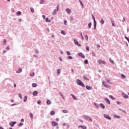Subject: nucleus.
<instances>
[{
    "label": "nucleus",
    "instance_id": "774afa93",
    "mask_svg": "<svg viewBox=\"0 0 129 129\" xmlns=\"http://www.w3.org/2000/svg\"><path fill=\"white\" fill-rule=\"evenodd\" d=\"M78 55H79V56H81V53H78Z\"/></svg>",
    "mask_w": 129,
    "mask_h": 129
},
{
    "label": "nucleus",
    "instance_id": "6e6552de",
    "mask_svg": "<svg viewBox=\"0 0 129 129\" xmlns=\"http://www.w3.org/2000/svg\"><path fill=\"white\" fill-rule=\"evenodd\" d=\"M86 89H87V90H91V89H92V87H91V86H86Z\"/></svg>",
    "mask_w": 129,
    "mask_h": 129
},
{
    "label": "nucleus",
    "instance_id": "09e8293b",
    "mask_svg": "<svg viewBox=\"0 0 129 129\" xmlns=\"http://www.w3.org/2000/svg\"><path fill=\"white\" fill-rule=\"evenodd\" d=\"M18 96H19L20 98H21V99H22V94H21L19 93V94H18Z\"/></svg>",
    "mask_w": 129,
    "mask_h": 129
},
{
    "label": "nucleus",
    "instance_id": "4be33fe9",
    "mask_svg": "<svg viewBox=\"0 0 129 129\" xmlns=\"http://www.w3.org/2000/svg\"><path fill=\"white\" fill-rule=\"evenodd\" d=\"M17 16H21V15H22V12H21V11H18L17 13Z\"/></svg>",
    "mask_w": 129,
    "mask_h": 129
},
{
    "label": "nucleus",
    "instance_id": "5701e85b",
    "mask_svg": "<svg viewBox=\"0 0 129 129\" xmlns=\"http://www.w3.org/2000/svg\"><path fill=\"white\" fill-rule=\"evenodd\" d=\"M121 78H123V79L126 78L125 75H124V74H121Z\"/></svg>",
    "mask_w": 129,
    "mask_h": 129
},
{
    "label": "nucleus",
    "instance_id": "f704fd0d",
    "mask_svg": "<svg viewBox=\"0 0 129 129\" xmlns=\"http://www.w3.org/2000/svg\"><path fill=\"white\" fill-rule=\"evenodd\" d=\"M57 72L58 74V75L60 74V73H61V69H58L57 71Z\"/></svg>",
    "mask_w": 129,
    "mask_h": 129
},
{
    "label": "nucleus",
    "instance_id": "f3484780",
    "mask_svg": "<svg viewBox=\"0 0 129 129\" xmlns=\"http://www.w3.org/2000/svg\"><path fill=\"white\" fill-rule=\"evenodd\" d=\"M66 11H67V13H68V14H71V10H70L69 9H67Z\"/></svg>",
    "mask_w": 129,
    "mask_h": 129
},
{
    "label": "nucleus",
    "instance_id": "13d9d810",
    "mask_svg": "<svg viewBox=\"0 0 129 129\" xmlns=\"http://www.w3.org/2000/svg\"><path fill=\"white\" fill-rule=\"evenodd\" d=\"M37 103H38V104H41V101H38Z\"/></svg>",
    "mask_w": 129,
    "mask_h": 129
},
{
    "label": "nucleus",
    "instance_id": "6e6d98bb",
    "mask_svg": "<svg viewBox=\"0 0 129 129\" xmlns=\"http://www.w3.org/2000/svg\"><path fill=\"white\" fill-rule=\"evenodd\" d=\"M116 103L118 104V105H119V104H121V103L120 102L116 101Z\"/></svg>",
    "mask_w": 129,
    "mask_h": 129
},
{
    "label": "nucleus",
    "instance_id": "2f4dec72",
    "mask_svg": "<svg viewBox=\"0 0 129 129\" xmlns=\"http://www.w3.org/2000/svg\"><path fill=\"white\" fill-rule=\"evenodd\" d=\"M54 114H55V111H51L50 112V115H54Z\"/></svg>",
    "mask_w": 129,
    "mask_h": 129
},
{
    "label": "nucleus",
    "instance_id": "2eb2a0df",
    "mask_svg": "<svg viewBox=\"0 0 129 129\" xmlns=\"http://www.w3.org/2000/svg\"><path fill=\"white\" fill-rule=\"evenodd\" d=\"M77 83L79 85H81V81H80V80H77Z\"/></svg>",
    "mask_w": 129,
    "mask_h": 129
},
{
    "label": "nucleus",
    "instance_id": "a18cd8bd",
    "mask_svg": "<svg viewBox=\"0 0 129 129\" xmlns=\"http://www.w3.org/2000/svg\"><path fill=\"white\" fill-rule=\"evenodd\" d=\"M62 112H63V113H68V111H67V110H63L62 111Z\"/></svg>",
    "mask_w": 129,
    "mask_h": 129
},
{
    "label": "nucleus",
    "instance_id": "393cba45",
    "mask_svg": "<svg viewBox=\"0 0 129 129\" xmlns=\"http://www.w3.org/2000/svg\"><path fill=\"white\" fill-rule=\"evenodd\" d=\"M61 34H62V35H66V33H65V31H64V30L61 31Z\"/></svg>",
    "mask_w": 129,
    "mask_h": 129
},
{
    "label": "nucleus",
    "instance_id": "f257e3e1",
    "mask_svg": "<svg viewBox=\"0 0 129 129\" xmlns=\"http://www.w3.org/2000/svg\"><path fill=\"white\" fill-rule=\"evenodd\" d=\"M99 64H103L104 65L106 64L105 61L100 59H99V60L98 61Z\"/></svg>",
    "mask_w": 129,
    "mask_h": 129
},
{
    "label": "nucleus",
    "instance_id": "f03ea898",
    "mask_svg": "<svg viewBox=\"0 0 129 129\" xmlns=\"http://www.w3.org/2000/svg\"><path fill=\"white\" fill-rule=\"evenodd\" d=\"M85 118H86V119H87V120H89L90 121H92V118H91V117H90L89 116L86 115L85 116Z\"/></svg>",
    "mask_w": 129,
    "mask_h": 129
},
{
    "label": "nucleus",
    "instance_id": "338daca9",
    "mask_svg": "<svg viewBox=\"0 0 129 129\" xmlns=\"http://www.w3.org/2000/svg\"><path fill=\"white\" fill-rule=\"evenodd\" d=\"M56 121H59V118H56Z\"/></svg>",
    "mask_w": 129,
    "mask_h": 129
},
{
    "label": "nucleus",
    "instance_id": "c85d7f7f",
    "mask_svg": "<svg viewBox=\"0 0 129 129\" xmlns=\"http://www.w3.org/2000/svg\"><path fill=\"white\" fill-rule=\"evenodd\" d=\"M59 94H60V96L62 97V99H64V100H65V98H64V96H63V94L61 93H59Z\"/></svg>",
    "mask_w": 129,
    "mask_h": 129
},
{
    "label": "nucleus",
    "instance_id": "b1692460",
    "mask_svg": "<svg viewBox=\"0 0 129 129\" xmlns=\"http://www.w3.org/2000/svg\"><path fill=\"white\" fill-rule=\"evenodd\" d=\"M29 115H30V116L31 119H33V117H34V115H33V114L31 113H30Z\"/></svg>",
    "mask_w": 129,
    "mask_h": 129
},
{
    "label": "nucleus",
    "instance_id": "603ef678",
    "mask_svg": "<svg viewBox=\"0 0 129 129\" xmlns=\"http://www.w3.org/2000/svg\"><path fill=\"white\" fill-rule=\"evenodd\" d=\"M86 50H87V51H89V47L86 46Z\"/></svg>",
    "mask_w": 129,
    "mask_h": 129
},
{
    "label": "nucleus",
    "instance_id": "bf43d9fd",
    "mask_svg": "<svg viewBox=\"0 0 129 129\" xmlns=\"http://www.w3.org/2000/svg\"><path fill=\"white\" fill-rule=\"evenodd\" d=\"M6 50H10V46H7L6 47Z\"/></svg>",
    "mask_w": 129,
    "mask_h": 129
},
{
    "label": "nucleus",
    "instance_id": "a211bd4d",
    "mask_svg": "<svg viewBox=\"0 0 129 129\" xmlns=\"http://www.w3.org/2000/svg\"><path fill=\"white\" fill-rule=\"evenodd\" d=\"M53 15H57V10L56 9H54L53 13H52Z\"/></svg>",
    "mask_w": 129,
    "mask_h": 129
},
{
    "label": "nucleus",
    "instance_id": "49530a36",
    "mask_svg": "<svg viewBox=\"0 0 129 129\" xmlns=\"http://www.w3.org/2000/svg\"><path fill=\"white\" fill-rule=\"evenodd\" d=\"M71 95H72V96L73 99H75V100L76 99V97H75V96H74V95L71 94Z\"/></svg>",
    "mask_w": 129,
    "mask_h": 129
},
{
    "label": "nucleus",
    "instance_id": "20e7f679",
    "mask_svg": "<svg viewBox=\"0 0 129 129\" xmlns=\"http://www.w3.org/2000/svg\"><path fill=\"white\" fill-rule=\"evenodd\" d=\"M16 123H17V122L13 121V122H10L9 123V124H10V125H11V126H14L15 125V124H16Z\"/></svg>",
    "mask_w": 129,
    "mask_h": 129
},
{
    "label": "nucleus",
    "instance_id": "5fc2aeb1",
    "mask_svg": "<svg viewBox=\"0 0 129 129\" xmlns=\"http://www.w3.org/2000/svg\"><path fill=\"white\" fill-rule=\"evenodd\" d=\"M44 0H41V1H40V4H44Z\"/></svg>",
    "mask_w": 129,
    "mask_h": 129
},
{
    "label": "nucleus",
    "instance_id": "a878e982",
    "mask_svg": "<svg viewBox=\"0 0 129 129\" xmlns=\"http://www.w3.org/2000/svg\"><path fill=\"white\" fill-rule=\"evenodd\" d=\"M27 99H28V97L27 96H25L24 100V102H26V101H27Z\"/></svg>",
    "mask_w": 129,
    "mask_h": 129
},
{
    "label": "nucleus",
    "instance_id": "3c124183",
    "mask_svg": "<svg viewBox=\"0 0 129 129\" xmlns=\"http://www.w3.org/2000/svg\"><path fill=\"white\" fill-rule=\"evenodd\" d=\"M81 127H82V128H83V129H86V126H83V125H81Z\"/></svg>",
    "mask_w": 129,
    "mask_h": 129
},
{
    "label": "nucleus",
    "instance_id": "473e14b6",
    "mask_svg": "<svg viewBox=\"0 0 129 129\" xmlns=\"http://www.w3.org/2000/svg\"><path fill=\"white\" fill-rule=\"evenodd\" d=\"M45 22H46L47 23V22H48V23H50L51 22V21L49 20L48 18H46L45 19Z\"/></svg>",
    "mask_w": 129,
    "mask_h": 129
},
{
    "label": "nucleus",
    "instance_id": "864d4df0",
    "mask_svg": "<svg viewBox=\"0 0 129 129\" xmlns=\"http://www.w3.org/2000/svg\"><path fill=\"white\" fill-rule=\"evenodd\" d=\"M92 19H93V20L94 21V23L96 22V21L95 20V17H93Z\"/></svg>",
    "mask_w": 129,
    "mask_h": 129
},
{
    "label": "nucleus",
    "instance_id": "bb28decb",
    "mask_svg": "<svg viewBox=\"0 0 129 129\" xmlns=\"http://www.w3.org/2000/svg\"><path fill=\"white\" fill-rule=\"evenodd\" d=\"M21 72H22V68H20L17 72V73H21Z\"/></svg>",
    "mask_w": 129,
    "mask_h": 129
},
{
    "label": "nucleus",
    "instance_id": "0e129e2a",
    "mask_svg": "<svg viewBox=\"0 0 129 129\" xmlns=\"http://www.w3.org/2000/svg\"><path fill=\"white\" fill-rule=\"evenodd\" d=\"M21 121L22 122H24V121H25V120H24V119H21Z\"/></svg>",
    "mask_w": 129,
    "mask_h": 129
},
{
    "label": "nucleus",
    "instance_id": "4d7b16f0",
    "mask_svg": "<svg viewBox=\"0 0 129 129\" xmlns=\"http://www.w3.org/2000/svg\"><path fill=\"white\" fill-rule=\"evenodd\" d=\"M67 55H71V53H70V51H67Z\"/></svg>",
    "mask_w": 129,
    "mask_h": 129
},
{
    "label": "nucleus",
    "instance_id": "7ed1b4c3",
    "mask_svg": "<svg viewBox=\"0 0 129 129\" xmlns=\"http://www.w3.org/2000/svg\"><path fill=\"white\" fill-rule=\"evenodd\" d=\"M104 117H105V118H107V119H111V117L106 114H104Z\"/></svg>",
    "mask_w": 129,
    "mask_h": 129
},
{
    "label": "nucleus",
    "instance_id": "a19ab883",
    "mask_svg": "<svg viewBox=\"0 0 129 129\" xmlns=\"http://www.w3.org/2000/svg\"><path fill=\"white\" fill-rule=\"evenodd\" d=\"M24 123H22V122H20L19 125H18V126H22V125H23Z\"/></svg>",
    "mask_w": 129,
    "mask_h": 129
},
{
    "label": "nucleus",
    "instance_id": "0eeeda50",
    "mask_svg": "<svg viewBox=\"0 0 129 129\" xmlns=\"http://www.w3.org/2000/svg\"><path fill=\"white\" fill-rule=\"evenodd\" d=\"M105 101H106V103H108V104H110V101H109V99H108L107 98H105Z\"/></svg>",
    "mask_w": 129,
    "mask_h": 129
},
{
    "label": "nucleus",
    "instance_id": "aec40b11",
    "mask_svg": "<svg viewBox=\"0 0 129 129\" xmlns=\"http://www.w3.org/2000/svg\"><path fill=\"white\" fill-rule=\"evenodd\" d=\"M91 26H92V23L90 22L88 24V27L89 29H91Z\"/></svg>",
    "mask_w": 129,
    "mask_h": 129
},
{
    "label": "nucleus",
    "instance_id": "6ab92c4d",
    "mask_svg": "<svg viewBox=\"0 0 129 129\" xmlns=\"http://www.w3.org/2000/svg\"><path fill=\"white\" fill-rule=\"evenodd\" d=\"M96 25H97V23L94 22V30H96Z\"/></svg>",
    "mask_w": 129,
    "mask_h": 129
},
{
    "label": "nucleus",
    "instance_id": "4c0bfd02",
    "mask_svg": "<svg viewBox=\"0 0 129 129\" xmlns=\"http://www.w3.org/2000/svg\"><path fill=\"white\" fill-rule=\"evenodd\" d=\"M84 63H85V64H88V59H85V60H84Z\"/></svg>",
    "mask_w": 129,
    "mask_h": 129
},
{
    "label": "nucleus",
    "instance_id": "c9c22d12",
    "mask_svg": "<svg viewBox=\"0 0 129 129\" xmlns=\"http://www.w3.org/2000/svg\"><path fill=\"white\" fill-rule=\"evenodd\" d=\"M114 117H115L116 118H119V117H120L119 115H114Z\"/></svg>",
    "mask_w": 129,
    "mask_h": 129
},
{
    "label": "nucleus",
    "instance_id": "c756f323",
    "mask_svg": "<svg viewBox=\"0 0 129 129\" xmlns=\"http://www.w3.org/2000/svg\"><path fill=\"white\" fill-rule=\"evenodd\" d=\"M109 97H110V98H111L112 100H114L115 99V98H114V97H113V96H112V95H110Z\"/></svg>",
    "mask_w": 129,
    "mask_h": 129
},
{
    "label": "nucleus",
    "instance_id": "c03bdc74",
    "mask_svg": "<svg viewBox=\"0 0 129 129\" xmlns=\"http://www.w3.org/2000/svg\"><path fill=\"white\" fill-rule=\"evenodd\" d=\"M81 86L82 87H85V85H84V84L82 82H81Z\"/></svg>",
    "mask_w": 129,
    "mask_h": 129
},
{
    "label": "nucleus",
    "instance_id": "9d476101",
    "mask_svg": "<svg viewBox=\"0 0 129 129\" xmlns=\"http://www.w3.org/2000/svg\"><path fill=\"white\" fill-rule=\"evenodd\" d=\"M38 95V92L37 91H35L33 92V96H37Z\"/></svg>",
    "mask_w": 129,
    "mask_h": 129
},
{
    "label": "nucleus",
    "instance_id": "680f3d73",
    "mask_svg": "<svg viewBox=\"0 0 129 129\" xmlns=\"http://www.w3.org/2000/svg\"><path fill=\"white\" fill-rule=\"evenodd\" d=\"M81 7L82 8V9L84 8V6H83V4L82 3H81Z\"/></svg>",
    "mask_w": 129,
    "mask_h": 129
},
{
    "label": "nucleus",
    "instance_id": "412c9836",
    "mask_svg": "<svg viewBox=\"0 0 129 129\" xmlns=\"http://www.w3.org/2000/svg\"><path fill=\"white\" fill-rule=\"evenodd\" d=\"M109 61L112 64H114V61H113V60L111 59V58H109Z\"/></svg>",
    "mask_w": 129,
    "mask_h": 129
},
{
    "label": "nucleus",
    "instance_id": "e2e57ef3",
    "mask_svg": "<svg viewBox=\"0 0 129 129\" xmlns=\"http://www.w3.org/2000/svg\"><path fill=\"white\" fill-rule=\"evenodd\" d=\"M68 58H69V59H72V56H69L68 57Z\"/></svg>",
    "mask_w": 129,
    "mask_h": 129
},
{
    "label": "nucleus",
    "instance_id": "8fccbe9b",
    "mask_svg": "<svg viewBox=\"0 0 129 129\" xmlns=\"http://www.w3.org/2000/svg\"><path fill=\"white\" fill-rule=\"evenodd\" d=\"M64 24L67 26V20H64Z\"/></svg>",
    "mask_w": 129,
    "mask_h": 129
},
{
    "label": "nucleus",
    "instance_id": "1a4fd4ad",
    "mask_svg": "<svg viewBox=\"0 0 129 129\" xmlns=\"http://www.w3.org/2000/svg\"><path fill=\"white\" fill-rule=\"evenodd\" d=\"M111 22L112 27H115V24L114 23V20L111 19Z\"/></svg>",
    "mask_w": 129,
    "mask_h": 129
},
{
    "label": "nucleus",
    "instance_id": "9b49d317",
    "mask_svg": "<svg viewBox=\"0 0 129 129\" xmlns=\"http://www.w3.org/2000/svg\"><path fill=\"white\" fill-rule=\"evenodd\" d=\"M52 125H53V126H56V125H58V123L55 121H52Z\"/></svg>",
    "mask_w": 129,
    "mask_h": 129
},
{
    "label": "nucleus",
    "instance_id": "79ce46f5",
    "mask_svg": "<svg viewBox=\"0 0 129 129\" xmlns=\"http://www.w3.org/2000/svg\"><path fill=\"white\" fill-rule=\"evenodd\" d=\"M81 58H85V55L83 53H81Z\"/></svg>",
    "mask_w": 129,
    "mask_h": 129
},
{
    "label": "nucleus",
    "instance_id": "dca6fc26",
    "mask_svg": "<svg viewBox=\"0 0 129 129\" xmlns=\"http://www.w3.org/2000/svg\"><path fill=\"white\" fill-rule=\"evenodd\" d=\"M100 22L101 23V25H103V24H104V20L103 18L101 19Z\"/></svg>",
    "mask_w": 129,
    "mask_h": 129
},
{
    "label": "nucleus",
    "instance_id": "e433bc0d",
    "mask_svg": "<svg viewBox=\"0 0 129 129\" xmlns=\"http://www.w3.org/2000/svg\"><path fill=\"white\" fill-rule=\"evenodd\" d=\"M94 104H95V106H96V107H97V108H98V107H99V105H98V104L94 103Z\"/></svg>",
    "mask_w": 129,
    "mask_h": 129
},
{
    "label": "nucleus",
    "instance_id": "4468645a",
    "mask_svg": "<svg viewBox=\"0 0 129 129\" xmlns=\"http://www.w3.org/2000/svg\"><path fill=\"white\" fill-rule=\"evenodd\" d=\"M46 103H47V105H50V104H51V103H52V102L51 101V100H48L46 101Z\"/></svg>",
    "mask_w": 129,
    "mask_h": 129
},
{
    "label": "nucleus",
    "instance_id": "de8ad7c7",
    "mask_svg": "<svg viewBox=\"0 0 129 129\" xmlns=\"http://www.w3.org/2000/svg\"><path fill=\"white\" fill-rule=\"evenodd\" d=\"M92 55L93 56H94V57H95V56H96L95 52H92Z\"/></svg>",
    "mask_w": 129,
    "mask_h": 129
},
{
    "label": "nucleus",
    "instance_id": "72a5a7b5",
    "mask_svg": "<svg viewBox=\"0 0 129 129\" xmlns=\"http://www.w3.org/2000/svg\"><path fill=\"white\" fill-rule=\"evenodd\" d=\"M30 76H31V77H33V76H35V73L30 74Z\"/></svg>",
    "mask_w": 129,
    "mask_h": 129
},
{
    "label": "nucleus",
    "instance_id": "58836bf2",
    "mask_svg": "<svg viewBox=\"0 0 129 129\" xmlns=\"http://www.w3.org/2000/svg\"><path fill=\"white\" fill-rule=\"evenodd\" d=\"M30 10H31V13H34V12H35V11L34 10V9L32 7L30 8Z\"/></svg>",
    "mask_w": 129,
    "mask_h": 129
},
{
    "label": "nucleus",
    "instance_id": "37998d69",
    "mask_svg": "<svg viewBox=\"0 0 129 129\" xmlns=\"http://www.w3.org/2000/svg\"><path fill=\"white\" fill-rule=\"evenodd\" d=\"M3 42H4V45H6V44H7V40L4 39Z\"/></svg>",
    "mask_w": 129,
    "mask_h": 129
},
{
    "label": "nucleus",
    "instance_id": "7c9ffc66",
    "mask_svg": "<svg viewBox=\"0 0 129 129\" xmlns=\"http://www.w3.org/2000/svg\"><path fill=\"white\" fill-rule=\"evenodd\" d=\"M85 39H86V41H88V36L87 35L85 36Z\"/></svg>",
    "mask_w": 129,
    "mask_h": 129
},
{
    "label": "nucleus",
    "instance_id": "423d86ee",
    "mask_svg": "<svg viewBox=\"0 0 129 129\" xmlns=\"http://www.w3.org/2000/svg\"><path fill=\"white\" fill-rule=\"evenodd\" d=\"M74 41L76 45H77V46H81L80 44L79 43V42H78V41H77V40H76V39H74Z\"/></svg>",
    "mask_w": 129,
    "mask_h": 129
},
{
    "label": "nucleus",
    "instance_id": "ddd939ff",
    "mask_svg": "<svg viewBox=\"0 0 129 129\" xmlns=\"http://www.w3.org/2000/svg\"><path fill=\"white\" fill-rule=\"evenodd\" d=\"M99 106H100L101 108H103V109L105 108V106H104V105H103V104L102 103H100L99 105Z\"/></svg>",
    "mask_w": 129,
    "mask_h": 129
},
{
    "label": "nucleus",
    "instance_id": "39448f33",
    "mask_svg": "<svg viewBox=\"0 0 129 129\" xmlns=\"http://www.w3.org/2000/svg\"><path fill=\"white\" fill-rule=\"evenodd\" d=\"M121 94H122V96H123V97H124V98H127L128 97V96L127 95L125 94L123 92H122Z\"/></svg>",
    "mask_w": 129,
    "mask_h": 129
},
{
    "label": "nucleus",
    "instance_id": "f8f14e48",
    "mask_svg": "<svg viewBox=\"0 0 129 129\" xmlns=\"http://www.w3.org/2000/svg\"><path fill=\"white\" fill-rule=\"evenodd\" d=\"M103 84L104 85V86L105 87H106V88H109V85H107L106 84H105V83L104 82H102Z\"/></svg>",
    "mask_w": 129,
    "mask_h": 129
},
{
    "label": "nucleus",
    "instance_id": "69168bd1",
    "mask_svg": "<svg viewBox=\"0 0 129 129\" xmlns=\"http://www.w3.org/2000/svg\"><path fill=\"white\" fill-rule=\"evenodd\" d=\"M82 35V40H84V37L82 36V33H81Z\"/></svg>",
    "mask_w": 129,
    "mask_h": 129
},
{
    "label": "nucleus",
    "instance_id": "ea45409f",
    "mask_svg": "<svg viewBox=\"0 0 129 129\" xmlns=\"http://www.w3.org/2000/svg\"><path fill=\"white\" fill-rule=\"evenodd\" d=\"M83 79H85V80H88V81H89V80L86 77L83 76Z\"/></svg>",
    "mask_w": 129,
    "mask_h": 129
},
{
    "label": "nucleus",
    "instance_id": "052dcab7",
    "mask_svg": "<svg viewBox=\"0 0 129 129\" xmlns=\"http://www.w3.org/2000/svg\"><path fill=\"white\" fill-rule=\"evenodd\" d=\"M42 18L45 20L46 19V16L45 15H42Z\"/></svg>",
    "mask_w": 129,
    "mask_h": 129
},
{
    "label": "nucleus",
    "instance_id": "cd10ccee",
    "mask_svg": "<svg viewBox=\"0 0 129 129\" xmlns=\"http://www.w3.org/2000/svg\"><path fill=\"white\" fill-rule=\"evenodd\" d=\"M32 87H37V84H36V83H33V84H32Z\"/></svg>",
    "mask_w": 129,
    "mask_h": 129
}]
</instances>
